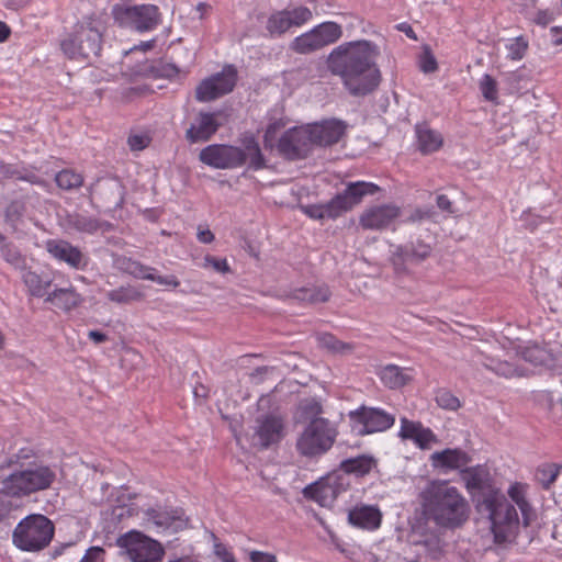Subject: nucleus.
Segmentation results:
<instances>
[{
	"label": "nucleus",
	"instance_id": "f257e3e1",
	"mask_svg": "<svg viewBox=\"0 0 562 562\" xmlns=\"http://www.w3.org/2000/svg\"><path fill=\"white\" fill-rule=\"evenodd\" d=\"M58 480V469L42 460L34 449L21 448L0 464V527H10L15 501L50 490Z\"/></svg>",
	"mask_w": 562,
	"mask_h": 562
},
{
	"label": "nucleus",
	"instance_id": "f03ea898",
	"mask_svg": "<svg viewBox=\"0 0 562 562\" xmlns=\"http://www.w3.org/2000/svg\"><path fill=\"white\" fill-rule=\"evenodd\" d=\"M462 480L476 510L490 520L495 542L509 541L519 526L518 513L496 486L488 470L483 465L469 468L462 471Z\"/></svg>",
	"mask_w": 562,
	"mask_h": 562
},
{
	"label": "nucleus",
	"instance_id": "7ed1b4c3",
	"mask_svg": "<svg viewBox=\"0 0 562 562\" xmlns=\"http://www.w3.org/2000/svg\"><path fill=\"white\" fill-rule=\"evenodd\" d=\"M380 49L367 41L344 43L329 54L327 66L331 74L339 76L346 89L355 97H364L380 85L381 71L376 65Z\"/></svg>",
	"mask_w": 562,
	"mask_h": 562
},
{
	"label": "nucleus",
	"instance_id": "20e7f679",
	"mask_svg": "<svg viewBox=\"0 0 562 562\" xmlns=\"http://www.w3.org/2000/svg\"><path fill=\"white\" fill-rule=\"evenodd\" d=\"M422 516L443 530L461 528L470 517V505L447 481H431L420 493Z\"/></svg>",
	"mask_w": 562,
	"mask_h": 562
},
{
	"label": "nucleus",
	"instance_id": "39448f33",
	"mask_svg": "<svg viewBox=\"0 0 562 562\" xmlns=\"http://www.w3.org/2000/svg\"><path fill=\"white\" fill-rule=\"evenodd\" d=\"M104 23L100 16H85L75 31L61 41L60 48L70 59H90L99 56Z\"/></svg>",
	"mask_w": 562,
	"mask_h": 562
},
{
	"label": "nucleus",
	"instance_id": "423d86ee",
	"mask_svg": "<svg viewBox=\"0 0 562 562\" xmlns=\"http://www.w3.org/2000/svg\"><path fill=\"white\" fill-rule=\"evenodd\" d=\"M55 532L54 524L42 514H31L24 517L12 533L13 544L26 552H38L52 541Z\"/></svg>",
	"mask_w": 562,
	"mask_h": 562
},
{
	"label": "nucleus",
	"instance_id": "0eeeda50",
	"mask_svg": "<svg viewBox=\"0 0 562 562\" xmlns=\"http://www.w3.org/2000/svg\"><path fill=\"white\" fill-rule=\"evenodd\" d=\"M337 436V427L329 419L316 418L305 426L295 447L303 457L319 458L331 449Z\"/></svg>",
	"mask_w": 562,
	"mask_h": 562
},
{
	"label": "nucleus",
	"instance_id": "6e6552de",
	"mask_svg": "<svg viewBox=\"0 0 562 562\" xmlns=\"http://www.w3.org/2000/svg\"><path fill=\"white\" fill-rule=\"evenodd\" d=\"M116 544L124 550L132 562H160L165 555V549L160 542L136 530L120 536Z\"/></svg>",
	"mask_w": 562,
	"mask_h": 562
},
{
	"label": "nucleus",
	"instance_id": "1a4fd4ad",
	"mask_svg": "<svg viewBox=\"0 0 562 562\" xmlns=\"http://www.w3.org/2000/svg\"><path fill=\"white\" fill-rule=\"evenodd\" d=\"M341 36L342 29L340 24L333 21L323 22L308 32L296 36L290 43V49L302 55L311 54L334 44Z\"/></svg>",
	"mask_w": 562,
	"mask_h": 562
},
{
	"label": "nucleus",
	"instance_id": "9d476101",
	"mask_svg": "<svg viewBox=\"0 0 562 562\" xmlns=\"http://www.w3.org/2000/svg\"><path fill=\"white\" fill-rule=\"evenodd\" d=\"M431 252L432 246L430 243L416 238L395 246L390 261L396 274L406 276L412 272L413 267L427 260Z\"/></svg>",
	"mask_w": 562,
	"mask_h": 562
},
{
	"label": "nucleus",
	"instance_id": "9b49d317",
	"mask_svg": "<svg viewBox=\"0 0 562 562\" xmlns=\"http://www.w3.org/2000/svg\"><path fill=\"white\" fill-rule=\"evenodd\" d=\"M238 80L237 68L225 65L220 72L204 78L195 88V99L199 102H211L231 93Z\"/></svg>",
	"mask_w": 562,
	"mask_h": 562
},
{
	"label": "nucleus",
	"instance_id": "f8f14e48",
	"mask_svg": "<svg viewBox=\"0 0 562 562\" xmlns=\"http://www.w3.org/2000/svg\"><path fill=\"white\" fill-rule=\"evenodd\" d=\"M116 22L139 32L150 31L159 23V9L154 4L115 5L112 10Z\"/></svg>",
	"mask_w": 562,
	"mask_h": 562
},
{
	"label": "nucleus",
	"instance_id": "ddd939ff",
	"mask_svg": "<svg viewBox=\"0 0 562 562\" xmlns=\"http://www.w3.org/2000/svg\"><path fill=\"white\" fill-rule=\"evenodd\" d=\"M313 148L314 144L307 125L286 130L277 143L279 155L290 161L305 159Z\"/></svg>",
	"mask_w": 562,
	"mask_h": 562
},
{
	"label": "nucleus",
	"instance_id": "4468645a",
	"mask_svg": "<svg viewBox=\"0 0 562 562\" xmlns=\"http://www.w3.org/2000/svg\"><path fill=\"white\" fill-rule=\"evenodd\" d=\"M352 422V429L359 436H366L374 432H381L390 429L395 423V416L376 407H367L364 405L349 412Z\"/></svg>",
	"mask_w": 562,
	"mask_h": 562
},
{
	"label": "nucleus",
	"instance_id": "2eb2a0df",
	"mask_svg": "<svg viewBox=\"0 0 562 562\" xmlns=\"http://www.w3.org/2000/svg\"><path fill=\"white\" fill-rule=\"evenodd\" d=\"M199 160L215 169H235L245 165V151L233 145L211 144L201 149Z\"/></svg>",
	"mask_w": 562,
	"mask_h": 562
},
{
	"label": "nucleus",
	"instance_id": "dca6fc26",
	"mask_svg": "<svg viewBox=\"0 0 562 562\" xmlns=\"http://www.w3.org/2000/svg\"><path fill=\"white\" fill-rule=\"evenodd\" d=\"M226 115L224 111H200L189 128L186 131V139L190 144L206 143L224 125Z\"/></svg>",
	"mask_w": 562,
	"mask_h": 562
},
{
	"label": "nucleus",
	"instance_id": "f3484780",
	"mask_svg": "<svg viewBox=\"0 0 562 562\" xmlns=\"http://www.w3.org/2000/svg\"><path fill=\"white\" fill-rule=\"evenodd\" d=\"M312 11L307 7H296L273 12L267 20L266 30L271 36H280L291 27L302 26L312 19Z\"/></svg>",
	"mask_w": 562,
	"mask_h": 562
},
{
	"label": "nucleus",
	"instance_id": "a211bd4d",
	"mask_svg": "<svg viewBox=\"0 0 562 562\" xmlns=\"http://www.w3.org/2000/svg\"><path fill=\"white\" fill-rule=\"evenodd\" d=\"M254 432V445L260 449H268L278 443L284 436V422L281 416L276 414H266L256 419Z\"/></svg>",
	"mask_w": 562,
	"mask_h": 562
},
{
	"label": "nucleus",
	"instance_id": "6ab92c4d",
	"mask_svg": "<svg viewBox=\"0 0 562 562\" xmlns=\"http://www.w3.org/2000/svg\"><path fill=\"white\" fill-rule=\"evenodd\" d=\"M344 490L337 475H328L305 486L302 493L306 499L314 501L322 507H330Z\"/></svg>",
	"mask_w": 562,
	"mask_h": 562
},
{
	"label": "nucleus",
	"instance_id": "aec40b11",
	"mask_svg": "<svg viewBox=\"0 0 562 562\" xmlns=\"http://www.w3.org/2000/svg\"><path fill=\"white\" fill-rule=\"evenodd\" d=\"M400 215L401 207L396 204L374 205L361 213L359 225L366 231H383L389 228Z\"/></svg>",
	"mask_w": 562,
	"mask_h": 562
},
{
	"label": "nucleus",
	"instance_id": "412c9836",
	"mask_svg": "<svg viewBox=\"0 0 562 562\" xmlns=\"http://www.w3.org/2000/svg\"><path fill=\"white\" fill-rule=\"evenodd\" d=\"M45 249L55 260L64 262L72 269L83 270L88 266V257L79 247L68 240L48 239L45 243Z\"/></svg>",
	"mask_w": 562,
	"mask_h": 562
},
{
	"label": "nucleus",
	"instance_id": "4be33fe9",
	"mask_svg": "<svg viewBox=\"0 0 562 562\" xmlns=\"http://www.w3.org/2000/svg\"><path fill=\"white\" fill-rule=\"evenodd\" d=\"M314 146L327 147L337 144L346 134V122L338 119L307 124Z\"/></svg>",
	"mask_w": 562,
	"mask_h": 562
},
{
	"label": "nucleus",
	"instance_id": "5701e85b",
	"mask_svg": "<svg viewBox=\"0 0 562 562\" xmlns=\"http://www.w3.org/2000/svg\"><path fill=\"white\" fill-rule=\"evenodd\" d=\"M90 201L99 200L108 209L122 207L123 187L114 179H98L89 188Z\"/></svg>",
	"mask_w": 562,
	"mask_h": 562
},
{
	"label": "nucleus",
	"instance_id": "b1692460",
	"mask_svg": "<svg viewBox=\"0 0 562 562\" xmlns=\"http://www.w3.org/2000/svg\"><path fill=\"white\" fill-rule=\"evenodd\" d=\"M379 190L380 188L372 182H350L341 193L334 196V200L340 214H342L359 204L364 195H372Z\"/></svg>",
	"mask_w": 562,
	"mask_h": 562
},
{
	"label": "nucleus",
	"instance_id": "393cba45",
	"mask_svg": "<svg viewBox=\"0 0 562 562\" xmlns=\"http://www.w3.org/2000/svg\"><path fill=\"white\" fill-rule=\"evenodd\" d=\"M422 539L414 540L409 546V552L404 555L405 562H419L422 554H428L432 560H438L442 553V541L436 533L425 535L420 532Z\"/></svg>",
	"mask_w": 562,
	"mask_h": 562
},
{
	"label": "nucleus",
	"instance_id": "a878e982",
	"mask_svg": "<svg viewBox=\"0 0 562 562\" xmlns=\"http://www.w3.org/2000/svg\"><path fill=\"white\" fill-rule=\"evenodd\" d=\"M398 436L403 440H413L420 449H427L430 442L437 440L431 429L425 428L420 422H413L406 417L401 418Z\"/></svg>",
	"mask_w": 562,
	"mask_h": 562
},
{
	"label": "nucleus",
	"instance_id": "bb28decb",
	"mask_svg": "<svg viewBox=\"0 0 562 562\" xmlns=\"http://www.w3.org/2000/svg\"><path fill=\"white\" fill-rule=\"evenodd\" d=\"M432 465L446 470H463L469 469L468 464L471 462V457L461 449H445L436 451L430 457Z\"/></svg>",
	"mask_w": 562,
	"mask_h": 562
},
{
	"label": "nucleus",
	"instance_id": "cd10ccee",
	"mask_svg": "<svg viewBox=\"0 0 562 562\" xmlns=\"http://www.w3.org/2000/svg\"><path fill=\"white\" fill-rule=\"evenodd\" d=\"M147 519L157 527L173 529L178 531L187 526V519L183 518L182 509H159L148 508L145 513Z\"/></svg>",
	"mask_w": 562,
	"mask_h": 562
},
{
	"label": "nucleus",
	"instance_id": "c85d7f7f",
	"mask_svg": "<svg viewBox=\"0 0 562 562\" xmlns=\"http://www.w3.org/2000/svg\"><path fill=\"white\" fill-rule=\"evenodd\" d=\"M69 227L86 234H94L98 231L110 232L113 225L110 222L101 221L85 213H72L67 216Z\"/></svg>",
	"mask_w": 562,
	"mask_h": 562
},
{
	"label": "nucleus",
	"instance_id": "c756f323",
	"mask_svg": "<svg viewBox=\"0 0 562 562\" xmlns=\"http://www.w3.org/2000/svg\"><path fill=\"white\" fill-rule=\"evenodd\" d=\"M381 512L374 506H356L348 514L349 522L359 528L363 529H375L381 524Z\"/></svg>",
	"mask_w": 562,
	"mask_h": 562
},
{
	"label": "nucleus",
	"instance_id": "7c9ffc66",
	"mask_svg": "<svg viewBox=\"0 0 562 562\" xmlns=\"http://www.w3.org/2000/svg\"><path fill=\"white\" fill-rule=\"evenodd\" d=\"M83 299L76 290L70 288L55 289L49 292L45 297V302L55 305L56 307L69 312L82 303Z\"/></svg>",
	"mask_w": 562,
	"mask_h": 562
},
{
	"label": "nucleus",
	"instance_id": "2f4dec72",
	"mask_svg": "<svg viewBox=\"0 0 562 562\" xmlns=\"http://www.w3.org/2000/svg\"><path fill=\"white\" fill-rule=\"evenodd\" d=\"M517 355L533 366H548L553 362L552 353L547 348L533 342L519 346Z\"/></svg>",
	"mask_w": 562,
	"mask_h": 562
},
{
	"label": "nucleus",
	"instance_id": "473e14b6",
	"mask_svg": "<svg viewBox=\"0 0 562 562\" xmlns=\"http://www.w3.org/2000/svg\"><path fill=\"white\" fill-rule=\"evenodd\" d=\"M376 465V460L369 454H360L355 458H348L340 462L339 469L347 474L364 476Z\"/></svg>",
	"mask_w": 562,
	"mask_h": 562
},
{
	"label": "nucleus",
	"instance_id": "72a5a7b5",
	"mask_svg": "<svg viewBox=\"0 0 562 562\" xmlns=\"http://www.w3.org/2000/svg\"><path fill=\"white\" fill-rule=\"evenodd\" d=\"M379 376L382 383L391 390L401 389L412 381V376L406 373V369L396 364L383 367L379 372Z\"/></svg>",
	"mask_w": 562,
	"mask_h": 562
},
{
	"label": "nucleus",
	"instance_id": "f704fd0d",
	"mask_svg": "<svg viewBox=\"0 0 562 562\" xmlns=\"http://www.w3.org/2000/svg\"><path fill=\"white\" fill-rule=\"evenodd\" d=\"M526 487L527 486L525 484L516 482L508 488V495L520 509L524 525L529 526L535 514L531 505L526 498Z\"/></svg>",
	"mask_w": 562,
	"mask_h": 562
},
{
	"label": "nucleus",
	"instance_id": "c9c22d12",
	"mask_svg": "<svg viewBox=\"0 0 562 562\" xmlns=\"http://www.w3.org/2000/svg\"><path fill=\"white\" fill-rule=\"evenodd\" d=\"M241 149L245 151V162L248 161V169L257 171L267 167L266 158L254 136L244 138Z\"/></svg>",
	"mask_w": 562,
	"mask_h": 562
},
{
	"label": "nucleus",
	"instance_id": "e433bc0d",
	"mask_svg": "<svg viewBox=\"0 0 562 562\" xmlns=\"http://www.w3.org/2000/svg\"><path fill=\"white\" fill-rule=\"evenodd\" d=\"M331 292L327 285L300 288L291 293V297L299 302L316 304L329 300Z\"/></svg>",
	"mask_w": 562,
	"mask_h": 562
},
{
	"label": "nucleus",
	"instance_id": "4c0bfd02",
	"mask_svg": "<svg viewBox=\"0 0 562 562\" xmlns=\"http://www.w3.org/2000/svg\"><path fill=\"white\" fill-rule=\"evenodd\" d=\"M418 148L424 154H429L438 150L442 145L441 135L430 130L427 125L416 126Z\"/></svg>",
	"mask_w": 562,
	"mask_h": 562
},
{
	"label": "nucleus",
	"instance_id": "58836bf2",
	"mask_svg": "<svg viewBox=\"0 0 562 562\" xmlns=\"http://www.w3.org/2000/svg\"><path fill=\"white\" fill-rule=\"evenodd\" d=\"M113 266L127 274H131L138 279H151L150 276H146L147 271H154L153 268L144 266L137 260H134L126 256H115L113 259Z\"/></svg>",
	"mask_w": 562,
	"mask_h": 562
},
{
	"label": "nucleus",
	"instance_id": "ea45409f",
	"mask_svg": "<svg viewBox=\"0 0 562 562\" xmlns=\"http://www.w3.org/2000/svg\"><path fill=\"white\" fill-rule=\"evenodd\" d=\"M23 282L29 290V293L35 297L47 296L48 288L52 284L50 279H44L34 271L27 270L22 276Z\"/></svg>",
	"mask_w": 562,
	"mask_h": 562
},
{
	"label": "nucleus",
	"instance_id": "a19ab883",
	"mask_svg": "<svg viewBox=\"0 0 562 562\" xmlns=\"http://www.w3.org/2000/svg\"><path fill=\"white\" fill-rule=\"evenodd\" d=\"M561 470L562 465L558 463H543L536 469L535 479L542 488L549 490L555 482Z\"/></svg>",
	"mask_w": 562,
	"mask_h": 562
},
{
	"label": "nucleus",
	"instance_id": "79ce46f5",
	"mask_svg": "<svg viewBox=\"0 0 562 562\" xmlns=\"http://www.w3.org/2000/svg\"><path fill=\"white\" fill-rule=\"evenodd\" d=\"M305 213L315 220L337 218L340 212L337 209L334 198L325 204H313L305 207Z\"/></svg>",
	"mask_w": 562,
	"mask_h": 562
},
{
	"label": "nucleus",
	"instance_id": "37998d69",
	"mask_svg": "<svg viewBox=\"0 0 562 562\" xmlns=\"http://www.w3.org/2000/svg\"><path fill=\"white\" fill-rule=\"evenodd\" d=\"M483 366L493 372H495L499 376L504 378H514V376H522L525 375V371L519 367L515 366L508 361L501 360H491L490 362H484Z\"/></svg>",
	"mask_w": 562,
	"mask_h": 562
},
{
	"label": "nucleus",
	"instance_id": "c03bdc74",
	"mask_svg": "<svg viewBox=\"0 0 562 562\" xmlns=\"http://www.w3.org/2000/svg\"><path fill=\"white\" fill-rule=\"evenodd\" d=\"M2 258L16 269H25V257L21 254L19 248L11 241H5L0 245Z\"/></svg>",
	"mask_w": 562,
	"mask_h": 562
},
{
	"label": "nucleus",
	"instance_id": "a18cd8bd",
	"mask_svg": "<svg viewBox=\"0 0 562 562\" xmlns=\"http://www.w3.org/2000/svg\"><path fill=\"white\" fill-rule=\"evenodd\" d=\"M55 181L60 189L72 190L82 186L83 177L70 169H64L56 175Z\"/></svg>",
	"mask_w": 562,
	"mask_h": 562
},
{
	"label": "nucleus",
	"instance_id": "49530a36",
	"mask_svg": "<svg viewBox=\"0 0 562 562\" xmlns=\"http://www.w3.org/2000/svg\"><path fill=\"white\" fill-rule=\"evenodd\" d=\"M106 297L119 304L130 303L142 299V293L132 286H121L108 292Z\"/></svg>",
	"mask_w": 562,
	"mask_h": 562
},
{
	"label": "nucleus",
	"instance_id": "de8ad7c7",
	"mask_svg": "<svg viewBox=\"0 0 562 562\" xmlns=\"http://www.w3.org/2000/svg\"><path fill=\"white\" fill-rule=\"evenodd\" d=\"M319 345L333 352L337 353H344L346 351H351L352 346L349 344H345L340 340H338L334 335L331 334H323L318 337Z\"/></svg>",
	"mask_w": 562,
	"mask_h": 562
},
{
	"label": "nucleus",
	"instance_id": "09e8293b",
	"mask_svg": "<svg viewBox=\"0 0 562 562\" xmlns=\"http://www.w3.org/2000/svg\"><path fill=\"white\" fill-rule=\"evenodd\" d=\"M435 401L443 409L457 411L460 406V400L447 389H439L436 392Z\"/></svg>",
	"mask_w": 562,
	"mask_h": 562
},
{
	"label": "nucleus",
	"instance_id": "8fccbe9b",
	"mask_svg": "<svg viewBox=\"0 0 562 562\" xmlns=\"http://www.w3.org/2000/svg\"><path fill=\"white\" fill-rule=\"evenodd\" d=\"M480 90L487 101H495L497 99V83L495 79L485 74L480 81Z\"/></svg>",
	"mask_w": 562,
	"mask_h": 562
},
{
	"label": "nucleus",
	"instance_id": "3c124183",
	"mask_svg": "<svg viewBox=\"0 0 562 562\" xmlns=\"http://www.w3.org/2000/svg\"><path fill=\"white\" fill-rule=\"evenodd\" d=\"M301 412L310 420H314L316 418H322L323 406L321 402L315 398L305 400L301 403Z\"/></svg>",
	"mask_w": 562,
	"mask_h": 562
},
{
	"label": "nucleus",
	"instance_id": "603ef678",
	"mask_svg": "<svg viewBox=\"0 0 562 562\" xmlns=\"http://www.w3.org/2000/svg\"><path fill=\"white\" fill-rule=\"evenodd\" d=\"M506 48L510 59L519 60L525 56L528 49V42L522 36H518L509 43Z\"/></svg>",
	"mask_w": 562,
	"mask_h": 562
},
{
	"label": "nucleus",
	"instance_id": "864d4df0",
	"mask_svg": "<svg viewBox=\"0 0 562 562\" xmlns=\"http://www.w3.org/2000/svg\"><path fill=\"white\" fill-rule=\"evenodd\" d=\"M436 212L432 207H416L406 217V223H419L434 220Z\"/></svg>",
	"mask_w": 562,
	"mask_h": 562
},
{
	"label": "nucleus",
	"instance_id": "5fc2aeb1",
	"mask_svg": "<svg viewBox=\"0 0 562 562\" xmlns=\"http://www.w3.org/2000/svg\"><path fill=\"white\" fill-rule=\"evenodd\" d=\"M283 127L281 121L270 123L263 133V144L266 148H273L278 132Z\"/></svg>",
	"mask_w": 562,
	"mask_h": 562
},
{
	"label": "nucleus",
	"instance_id": "6e6d98bb",
	"mask_svg": "<svg viewBox=\"0 0 562 562\" xmlns=\"http://www.w3.org/2000/svg\"><path fill=\"white\" fill-rule=\"evenodd\" d=\"M24 211H25L24 203L20 200H14L7 206L5 218H7V221L12 222V223L16 222L22 217Z\"/></svg>",
	"mask_w": 562,
	"mask_h": 562
},
{
	"label": "nucleus",
	"instance_id": "4d7b16f0",
	"mask_svg": "<svg viewBox=\"0 0 562 562\" xmlns=\"http://www.w3.org/2000/svg\"><path fill=\"white\" fill-rule=\"evenodd\" d=\"M420 70L425 74H430L437 70L438 64L430 50H425L419 59Z\"/></svg>",
	"mask_w": 562,
	"mask_h": 562
},
{
	"label": "nucleus",
	"instance_id": "13d9d810",
	"mask_svg": "<svg viewBox=\"0 0 562 562\" xmlns=\"http://www.w3.org/2000/svg\"><path fill=\"white\" fill-rule=\"evenodd\" d=\"M149 143L150 138L144 134L130 135L127 138V144L132 150H143Z\"/></svg>",
	"mask_w": 562,
	"mask_h": 562
},
{
	"label": "nucleus",
	"instance_id": "bf43d9fd",
	"mask_svg": "<svg viewBox=\"0 0 562 562\" xmlns=\"http://www.w3.org/2000/svg\"><path fill=\"white\" fill-rule=\"evenodd\" d=\"M153 71L155 75L158 72L161 77L172 78L179 74V68L175 64L170 63L161 64L159 67L155 64L153 66Z\"/></svg>",
	"mask_w": 562,
	"mask_h": 562
},
{
	"label": "nucleus",
	"instance_id": "052dcab7",
	"mask_svg": "<svg viewBox=\"0 0 562 562\" xmlns=\"http://www.w3.org/2000/svg\"><path fill=\"white\" fill-rule=\"evenodd\" d=\"M204 261H205V266L212 267L217 272L226 273L229 271V266H228L226 259L206 256L204 258Z\"/></svg>",
	"mask_w": 562,
	"mask_h": 562
},
{
	"label": "nucleus",
	"instance_id": "680f3d73",
	"mask_svg": "<svg viewBox=\"0 0 562 562\" xmlns=\"http://www.w3.org/2000/svg\"><path fill=\"white\" fill-rule=\"evenodd\" d=\"M146 276H150L151 277V279H149L150 281H155L161 285L177 288L180 284L179 280L175 276H156L153 273V271H147Z\"/></svg>",
	"mask_w": 562,
	"mask_h": 562
},
{
	"label": "nucleus",
	"instance_id": "e2e57ef3",
	"mask_svg": "<svg viewBox=\"0 0 562 562\" xmlns=\"http://www.w3.org/2000/svg\"><path fill=\"white\" fill-rule=\"evenodd\" d=\"M214 553L221 562H237L234 553L229 551L223 543H215Z\"/></svg>",
	"mask_w": 562,
	"mask_h": 562
},
{
	"label": "nucleus",
	"instance_id": "0e129e2a",
	"mask_svg": "<svg viewBox=\"0 0 562 562\" xmlns=\"http://www.w3.org/2000/svg\"><path fill=\"white\" fill-rule=\"evenodd\" d=\"M249 560L250 562H277V557L269 552L252 550L249 552Z\"/></svg>",
	"mask_w": 562,
	"mask_h": 562
},
{
	"label": "nucleus",
	"instance_id": "69168bd1",
	"mask_svg": "<svg viewBox=\"0 0 562 562\" xmlns=\"http://www.w3.org/2000/svg\"><path fill=\"white\" fill-rule=\"evenodd\" d=\"M273 371L272 367L262 366L257 367L252 372L249 374L251 381L256 384H259L263 382L265 376Z\"/></svg>",
	"mask_w": 562,
	"mask_h": 562
},
{
	"label": "nucleus",
	"instance_id": "338daca9",
	"mask_svg": "<svg viewBox=\"0 0 562 562\" xmlns=\"http://www.w3.org/2000/svg\"><path fill=\"white\" fill-rule=\"evenodd\" d=\"M19 175V170L12 165L0 161V183L7 179L15 178Z\"/></svg>",
	"mask_w": 562,
	"mask_h": 562
},
{
	"label": "nucleus",
	"instance_id": "774afa93",
	"mask_svg": "<svg viewBox=\"0 0 562 562\" xmlns=\"http://www.w3.org/2000/svg\"><path fill=\"white\" fill-rule=\"evenodd\" d=\"M105 551L100 547H91L87 550L85 557L86 560L91 562H99L103 559Z\"/></svg>",
	"mask_w": 562,
	"mask_h": 562
}]
</instances>
